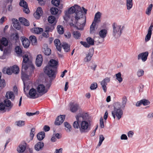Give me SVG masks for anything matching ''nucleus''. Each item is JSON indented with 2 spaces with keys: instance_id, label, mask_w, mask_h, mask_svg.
Instances as JSON below:
<instances>
[{
  "instance_id": "obj_1",
  "label": "nucleus",
  "mask_w": 153,
  "mask_h": 153,
  "mask_svg": "<svg viewBox=\"0 0 153 153\" xmlns=\"http://www.w3.org/2000/svg\"><path fill=\"white\" fill-rule=\"evenodd\" d=\"M88 117L87 113H83L82 117L78 118V120L80 122L79 131L82 133H87L90 130V123L89 121L86 120Z\"/></svg>"
},
{
  "instance_id": "obj_2",
  "label": "nucleus",
  "mask_w": 153,
  "mask_h": 153,
  "mask_svg": "<svg viewBox=\"0 0 153 153\" xmlns=\"http://www.w3.org/2000/svg\"><path fill=\"white\" fill-rule=\"evenodd\" d=\"M76 7L77 10L76 11L75 19L77 23V28L79 30H83L86 23V18L82 17V11L81 7L79 6H76Z\"/></svg>"
},
{
  "instance_id": "obj_3",
  "label": "nucleus",
  "mask_w": 153,
  "mask_h": 153,
  "mask_svg": "<svg viewBox=\"0 0 153 153\" xmlns=\"http://www.w3.org/2000/svg\"><path fill=\"white\" fill-rule=\"evenodd\" d=\"M120 103L119 102H116L114 106V110L112 111V116L115 119L116 116L118 120H120L122 117L123 115V111L121 109Z\"/></svg>"
},
{
  "instance_id": "obj_4",
  "label": "nucleus",
  "mask_w": 153,
  "mask_h": 153,
  "mask_svg": "<svg viewBox=\"0 0 153 153\" xmlns=\"http://www.w3.org/2000/svg\"><path fill=\"white\" fill-rule=\"evenodd\" d=\"M22 57L23 59L22 64V71L23 70L26 71L29 67H30L31 70V73H32L33 72L35 68L32 63L30 62L28 55H25L23 56Z\"/></svg>"
},
{
  "instance_id": "obj_5",
  "label": "nucleus",
  "mask_w": 153,
  "mask_h": 153,
  "mask_svg": "<svg viewBox=\"0 0 153 153\" xmlns=\"http://www.w3.org/2000/svg\"><path fill=\"white\" fill-rule=\"evenodd\" d=\"M121 26L114 23L112 25V35L115 38L119 37L122 33V30L123 27L121 28Z\"/></svg>"
},
{
  "instance_id": "obj_6",
  "label": "nucleus",
  "mask_w": 153,
  "mask_h": 153,
  "mask_svg": "<svg viewBox=\"0 0 153 153\" xmlns=\"http://www.w3.org/2000/svg\"><path fill=\"white\" fill-rule=\"evenodd\" d=\"M76 6H78L77 5H75L74 6L70 7L68 10L65 11V15L64 16V18L65 21H67L70 18V15L75 12L77 10L76 8Z\"/></svg>"
},
{
  "instance_id": "obj_7",
  "label": "nucleus",
  "mask_w": 153,
  "mask_h": 153,
  "mask_svg": "<svg viewBox=\"0 0 153 153\" xmlns=\"http://www.w3.org/2000/svg\"><path fill=\"white\" fill-rule=\"evenodd\" d=\"M44 71L49 77L55 78V71L51 66H46L44 68Z\"/></svg>"
},
{
  "instance_id": "obj_8",
  "label": "nucleus",
  "mask_w": 153,
  "mask_h": 153,
  "mask_svg": "<svg viewBox=\"0 0 153 153\" xmlns=\"http://www.w3.org/2000/svg\"><path fill=\"white\" fill-rule=\"evenodd\" d=\"M39 93L37 92L36 90L34 88L31 89L29 92L28 94H27V97L31 99H35L41 96Z\"/></svg>"
},
{
  "instance_id": "obj_9",
  "label": "nucleus",
  "mask_w": 153,
  "mask_h": 153,
  "mask_svg": "<svg viewBox=\"0 0 153 153\" xmlns=\"http://www.w3.org/2000/svg\"><path fill=\"white\" fill-rule=\"evenodd\" d=\"M23 71H25L24 70L22 71V79L24 85V91L25 92V89L27 90L28 89V86L29 85L27 84V81L29 79V76L26 74L24 73Z\"/></svg>"
},
{
  "instance_id": "obj_10",
  "label": "nucleus",
  "mask_w": 153,
  "mask_h": 153,
  "mask_svg": "<svg viewBox=\"0 0 153 153\" xmlns=\"http://www.w3.org/2000/svg\"><path fill=\"white\" fill-rule=\"evenodd\" d=\"M36 90L38 93L42 95L48 91V89L45 88V86L43 84L39 85L36 88Z\"/></svg>"
},
{
  "instance_id": "obj_11",
  "label": "nucleus",
  "mask_w": 153,
  "mask_h": 153,
  "mask_svg": "<svg viewBox=\"0 0 153 153\" xmlns=\"http://www.w3.org/2000/svg\"><path fill=\"white\" fill-rule=\"evenodd\" d=\"M110 78L106 77L100 82L102 88L103 89L104 91L105 92H106L107 89L106 85L107 84V83L109 82H110Z\"/></svg>"
},
{
  "instance_id": "obj_12",
  "label": "nucleus",
  "mask_w": 153,
  "mask_h": 153,
  "mask_svg": "<svg viewBox=\"0 0 153 153\" xmlns=\"http://www.w3.org/2000/svg\"><path fill=\"white\" fill-rule=\"evenodd\" d=\"M65 118V115H60L56 118L54 124L56 125L59 126L62 124L64 122Z\"/></svg>"
},
{
  "instance_id": "obj_13",
  "label": "nucleus",
  "mask_w": 153,
  "mask_h": 153,
  "mask_svg": "<svg viewBox=\"0 0 153 153\" xmlns=\"http://www.w3.org/2000/svg\"><path fill=\"white\" fill-rule=\"evenodd\" d=\"M8 42L7 40L4 37H2L0 40V50L2 51L3 50L4 46H6L7 45Z\"/></svg>"
},
{
  "instance_id": "obj_14",
  "label": "nucleus",
  "mask_w": 153,
  "mask_h": 153,
  "mask_svg": "<svg viewBox=\"0 0 153 153\" xmlns=\"http://www.w3.org/2000/svg\"><path fill=\"white\" fill-rule=\"evenodd\" d=\"M149 53L147 51L139 54L138 56V60L141 59L143 62H145L147 59Z\"/></svg>"
},
{
  "instance_id": "obj_15",
  "label": "nucleus",
  "mask_w": 153,
  "mask_h": 153,
  "mask_svg": "<svg viewBox=\"0 0 153 153\" xmlns=\"http://www.w3.org/2000/svg\"><path fill=\"white\" fill-rule=\"evenodd\" d=\"M19 5L23 7V10L25 13L28 14L29 13V10L28 8L27 4L25 1H21L19 3Z\"/></svg>"
},
{
  "instance_id": "obj_16",
  "label": "nucleus",
  "mask_w": 153,
  "mask_h": 153,
  "mask_svg": "<svg viewBox=\"0 0 153 153\" xmlns=\"http://www.w3.org/2000/svg\"><path fill=\"white\" fill-rule=\"evenodd\" d=\"M94 53V51L92 49L90 50L88 54H86V56L84 59V61L85 62H87L90 61L91 59V57Z\"/></svg>"
},
{
  "instance_id": "obj_17",
  "label": "nucleus",
  "mask_w": 153,
  "mask_h": 153,
  "mask_svg": "<svg viewBox=\"0 0 153 153\" xmlns=\"http://www.w3.org/2000/svg\"><path fill=\"white\" fill-rule=\"evenodd\" d=\"M82 114H79L76 116V120L73 123L74 127L76 129L79 128L80 126V122L78 120V118H79L80 117H82Z\"/></svg>"
},
{
  "instance_id": "obj_18",
  "label": "nucleus",
  "mask_w": 153,
  "mask_h": 153,
  "mask_svg": "<svg viewBox=\"0 0 153 153\" xmlns=\"http://www.w3.org/2000/svg\"><path fill=\"white\" fill-rule=\"evenodd\" d=\"M43 61L42 56L41 54L38 55L36 57V64L38 67L40 66L42 64Z\"/></svg>"
},
{
  "instance_id": "obj_19",
  "label": "nucleus",
  "mask_w": 153,
  "mask_h": 153,
  "mask_svg": "<svg viewBox=\"0 0 153 153\" xmlns=\"http://www.w3.org/2000/svg\"><path fill=\"white\" fill-rule=\"evenodd\" d=\"M43 52L46 55L48 56L51 53V50L48 47L47 44H44L43 45Z\"/></svg>"
},
{
  "instance_id": "obj_20",
  "label": "nucleus",
  "mask_w": 153,
  "mask_h": 153,
  "mask_svg": "<svg viewBox=\"0 0 153 153\" xmlns=\"http://www.w3.org/2000/svg\"><path fill=\"white\" fill-rule=\"evenodd\" d=\"M11 67L8 68L7 69L4 68L3 70V72L4 74H7L8 75H10L12 73H13L15 74H17V72H15V71H13L12 70Z\"/></svg>"
},
{
  "instance_id": "obj_21",
  "label": "nucleus",
  "mask_w": 153,
  "mask_h": 153,
  "mask_svg": "<svg viewBox=\"0 0 153 153\" xmlns=\"http://www.w3.org/2000/svg\"><path fill=\"white\" fill-rule=\"evenodd\" d=\"M107 33V31L105 29H103L101 30L99 32V35L103 39L102 42H101V43L104 41V38H105Z\"/></svg>"
},
{
  "instance_id": "obj_22",
  "label": "nucleus",
  "mask_w": 153,
  "mask_h": 153,
  "mask_svg": "<svg viewBox=\"0 0 153 153\" xmlns=\"http://www.w3.org/2000/svg\"><path fill=\"white\" fill-rule=\"evenodd\" d=\"M101 15L102 14L100 12H98L95 15L94 21L93 22H94L96 23L100 22Z\"/></svg>"
},
{
  "instance_id": "obj_23",
  "label": "nucleus",
  "mask_w": 153,
  "mask_h": 153,
  "mask_svg": "<svg viewBox=\"0 0 153 153\" xmlns=\"http://www.w3.org/2000/svg\"><path fill=\"white\" fill-rule=\"evenodd\" d=\"M13 27L16 29L19 30L21 28V26L19 25L18 20L15 19H12Z\"/></svg>"
},
{
  "instance_id": "obj_24",
  "label": "nucleus",
  "mask_w": 153,
  "mask_h": 153,
  "mask_svg": "<svg viewBox=\"0 0 153 153\" xmlns=\"http://www.w3.org/2000/svg\"><path fill=\"white\" fill-rule=\"evenodd\" d=\"M44 146V143L42 142H39L35 145V149L37 151H39Z\"/></svg>"
},
{
  "instance_id": "obj_25",
  "label": "nucleus",
  "mask_w": 153,
  "mask_h": 153,
  "mask_svg": "<svg viewBox=\"0 0 153 153\" xmlns=\"http://www.w3.org/2000/svg\"><path fill=\"white\" fill-rule=\"evenodd\" d=\"M26 143H23L20 144L17 148V150L18 152L20 153L24 152L26 149Z\"/></svg>"
},
{
  "instance_id": "obj_26",
  "label": "nucleus",
  "mask_w": 153,
  "mask_h": 153,
  "mask_svg": "<svg viewBox=\"0 0 153 153\" xmlns=\"http://www.w3.org/2000/svg\"><path fill=\"white\" fill-rule=\"evenodd\" d=\"M54 43L56 47V48L57 50L60 51L61 50V43L60 41V40L57 39H55L54 41Z\"/></svg>"
},
{
  "instance_id": "obj_27",
  "label": "nucleus",
  "mask_w": 153,
  "mask_h": 153,
  "mask_svg": "<svg viewBox=\"0 0 153 153\" xmlns=\"http://www.w3.org/2000/svg\"><path fill=\"white\" fill-rule=\"evenodd\" d=\"M4 104L5 107H8L9 109H10L13 106V104L11 101L8 99H6L4 101Z\"/></svg>"
},
{
  "instance_id": "obj_28",
  "label": "nucleus",
  "mask_w": 153,
  "mask_h": 153,
  "mask_svg": "<svg viewBox=\"0 0 153 153\" xmlns=\"http://www.w3.org/2000/svg\"><path fill=\"white\" fill-rule=\"evenodd\" d=\"M31 30L32 33L38 34L40 33L43 31V29L40 27H35L32 28Z\"/></svg>"
},
{
  "instance_id": "obj_29",
  "label": "nucleus",
  "mask_w": 153,
  "mask_h": 153,
  "mask_svg": "<svg viewBox=\"0 0 153 153\" xmlns=\"http://www.w3.org/2000/svg\"><path fill=\"white\" fill-rule=\"evenodd\" d=\"M6 97L7 99H11L13 100L15 98V96L13 93L12 91H8L7 92Z\"/></svg>"
},
{
  "instance_id": "obj_30",
  "label": "nucleus",
  "mask_w": 153,
  "mask_h": 153,
  "mask_svg": "<svg viewBox=\"0 0 153 153\" xmlns=\"http://www.w3.org/2000/svg\"><path fill=\"white\" fill-rule=\"evenodd\" d=\"M19 21L24 25L26 26H28L29 25V22L26 19L23 17L19 18Z\"/></svg>"
},
{
  "instance_id": "obj_31",
  "label": "nucleus",
  "mask_w": 153,
  "mask_h": 153,
  "mask_svg": "<svg viewBox=\"0 0 153 153\" xmlns=\"http://www.w3.org/2000/svg\"><path fill=\"white\" fill-rule=\"evenodd\" d=\"M22 42L24 47L25 48H28L30 45V42L27 39L24 38Z\"/></svg>"
},
{
  "instance_id": "obj_32",
  "label": "nucleus",
  "mask_w": 153,
  "mask_h": 153,
  "mask_svg": "<svg viewBox=\"0 0 153 153\" xmlns=\"http://www.w3.org/2000/svg\"><path fill=\"white\" fill-rule=\"evenodd\" d=\"M79 108V106L78 104H73L71 105L70 108L71 111L72 112H76Z\"/></svg>"
},
{
  "instance_id": "obj_33",
  "label": "nucleus",
  "mask_w": 153,
  "mask_h": 153,
  "mask_svg": "<svg viewBox=\"0 0 153 153\" xmlns=\"http://www.w3.org/2000/svg\"><path fill=\"white\" fill-rule=\"evenodd\" d=\"M62 46L64 49L65 51L66 52H68L70 51V45H68L66 42H64L62 44Z\"/></svg>"
},
{
  "instance_id": "obj_34",
  "label": "nucleus",
  "mask_w": 153,
  "mask_h": 153,
  "mask_svg": "<svg viewBox=\"0 0 153 153\" xmlns=\"http://www.w3.org/2000/svg\"><path fill=\"white\" fill-rule=\"evenodd\" d=\"M48 21L51 24H56V21L55 17L53 16H49L48 19Z\"/></svg>"
},
{
  "instance_id": "obj_35",
  "label": "nucleus",
  "mask_w": 153,
  "mask_h": 153,
  "mask_svg": "<svg viewBox=\"0 0 153 153\" xmlns=\"http://www.w3.org/2000/svg\"><path fill=\"white\" fill-rule=\"evenodd\" d=\"M45 134L44 131H41L37 135V139L40 141L42 140L45 137Z\"/></svg>"
},
{
  "instance_id": "obj_36",
  "label": "nucleus",
  "mask_w": 153,
  "mask_h": 153,
  "mask_svg": "<svg viewBox=\"0 0 153 153\" xmlns=\"http://www.w3.org/2000/svg\"><path fill=\"white\" fill-rule=\"evenodd\" d=\"M58 63V62L57 61L52 59L49 62V65L47 66H50L53 68V67H55L56 66Z\"/></svg>"
},
{
  "instance_id": "obj_37",
  "label": "nucleus",
  "mask_w": 153,
  "mask_h": 153,
  "mask_svg": "<svg viewBox=\"0 0 153 153\" xmlns=\"http://www.w3.org/2000/svg\"><path fill=\"white\" fill-rule=\"evenodd\" d=\"M72 34L73 37L76 39H79L80 38L81 35L79 31H74Z\"/></svg>"
},
{
  "instance_id": "obj_38",
  "label": "nucleus",
  "mask_w": 153,
  "mask_h": 153,
  "mask_svg": "<svg viewBox=\"0 0 153 153\" xmlns=\"http://www.w3.org/2000/svg\"><path fill=\"white\" fill-rule=\"evenodd\" d=\"M126 6L127 9L130 10L132 7V0H126Z\"/></svg>"
},
{
  "instance_id": "obj_39",
  "label": "nucleus",
  "mask_w": 153,
  "mask_h": 153,
  "mask_svg": "<svg viewBox=\"0 0 153 153\" xmlns=\"http://www.w3.org/2000/svg\"><path fill=\"white\" fill-rule=\"evenodd\" d=\"M29 39L33 45H35L36 43L37 39L36 37L34 36H31L29 37Z\"/></svg>"
},
{
  "instance_id": "obj_40",
  "label": "nucleus",
  "mask_w": 153,
  "mask_h": 153,
  "mask_svg": "<svg viewBox=\"0 0 153 153\" xmlns=\"http://www.w3.org/2000/svg\"><path fill=\"white\" fill-rule=\"evenodd\" d=\"M127 101V98L125 96H124L122 98V105H120L122 108H124L126 105Z\"/></svg>"
},
{
  "instance_id": "obj_41",
  "label": "nucleus",
  "mask_w": 153,
  "mask_h": 153,
  "mask_svg": "<svg viewBox=\"0 0 153 153\" xmlns=\"http://www.w3.org/2000/svg\"><path fill=\"white\" fill-rule=\"evenodd\" d=\"M58 32L60 34H63L64 32V29L62 26H58L57 27Z\"/></svg>"
},
{
  "instance_id": "obj_42",
  "label": "nucleus",
  "mask_w": 153,
  "mask_h": 153,
  "mask_svg": "<svg viewBox=\"0 0 153 153\" xmlns=\"http://www.w3.org/2000/svg\"><path fill=\"white\" fill-rule=\"evenodd\" d=\"M64 125L66 128L65 129L67 132H70L71 130V126L67 122H65L64 123Z\"/></svg>"
},
{
  "instance_id": "obj_43",
  "label": "nucleus",
  "mask_w": 153,
  "mask_h": 153,
  "mask_svg": "<svg viewBox=\"0 0 153 153\" xmlns=\"http://www.w3.org/2000/svg\"><path fill=\"white\" fill-rule=\"evenodd\" d=\"M51 13L53 15L57 14L59 12L58 9L55 7H52L50 9Z\"/></svg>"
},
{
  "instance_id": "obj_44",
  "label": "nucleus",
  "mask_w": 153,
  "mask_h": 153,
  "mask_svg": "<svg viewBox=\"0 0 153 153\" xmlns=\"http://www.w3.org/2000/svg\"><path fill=\"white\" fill-rule=\"evenodd\" d=\"M153 7L152 4H150L146 9V13L148 16L150 15L151 12Z\"/></svg>"
},
{
  "instance_id": "obj_45",
  "label": "nucleus",
  "mask_w": 153,
  "mask_h": 153,
  "mask_svg": "<svg viewBox=\"0 0 153 153\" xmlns=\"http://www.w3.org/2000/svg\"><path fill=\"white\" fill-rule=\"evenodd\" d=\"M96 23L94 22H93L90 27V33H93L95 30V25Z\"/></svg>"
},
{
  "instance_id": "obj_46",
  "label": "nucleus",
  "mask_w": 153,
  "mask_h": 153,
  "mask_svg": "<svg viewBox=\"0 0 153 153\" xmlns=\"http://www.w3.org/2000/svg\"><path fill=\"white\" fill-rule=\"evenodd\" d=\"M116 79L117 80L119 83L123 81V79L121 76V74L119 72L115 74Z\"/></svg>"
},
{
  "instance_id": "obj_47",
  "label": "nucleus",
  "mask_w": 153,
  "mask_h": 153,
  "mask_svg": "<svg viewBox=\"0 0 153 153\" xmlns=\"http://www.w3.org/2000/svg\"><path fill=\"white\" fill-rule=\"evenodd\" d=\"M16 123L17 126L19 127H21L25 125V121L22 120H19L16 121Z\"/></svg>"
},
{
  "instance_id": "obj_48",
  "label": "nucleus",
  "mask_w": 153,
  "mask_h": 153,
  "mask_svg": "<svg viewBox=\"0 0 153 153\" xmlns=\"http://www.w3.org/2000/svg\"><path fill=\"white\" fill-rule=\"evenodd\" d=\"M86 41L87 42L91 45H93L94 44V40L91 37H88L86 39Z\"/></svg>"
},
{
  "instance_id": "obj_49",
  "label": "nucleus",
  "mask_w": 153,
  "mask_h": 153,
  "mask_svg": "<svg viewBox=\"0 0 153 153\" xmlns=\"http://www.w3.org/2000/svg\"><path fill=\"white\" fill-rule=\"evenodd\" d=\"M99 137V141L98 144V146H100L102 144V142L104 140L105 138L103 136L102 134L100 135Z\"/></svg>"
},
{
  "instance_id": "obj_50",
  "label": "nucleus",
  "mask_w": 153,
  "mask_h": 153,
  "mask_svg": "<svg viewBox=\"0 0 153 153\" xmlns=\"http://www.w3.org/2000/svg\"><path fill=\"white\" fill-rule=\"evenodd\" d=\"M15 49L16 53L20 55L22 53V51L21 48L19 46L16 47Z\"/></svg>"
},
{
  "instance_id": "obj_51",
  "label": "nucleus",
  "mask_w": 153,
  "mask_h": 153,
  "mask_svg": "<svg viewBox=\"0 0 153 153\" xmlns=\"http://www.w3.org/2000/svg\"><path fill=\"white\" fill-rule=\"evenodd\" d=\"M52 3L56 6H58L59 4L60 1L59 0H52Z\"/></svg>"
},
{
  "instance_id": "obj_52",
  "label": "nucleus",
  "mask_w": 153,
  "mask_h": 153,
  "mask_svg": "<svg viewBox=\"0 0 153 153\" xmlns=\"http://www.w3.org/2000/svg\"><path fill=\"white\" fill-rule=\"evenodd\" d=\"M97 87V84L96 82H94L91 85L90 88L91 90H94Z\"/></svg>"
},
{
  "instance_id": "obj_53",
  "label": "nucleus",
  "mask_w": 153,
  "mask_h": 153,
  "mask_svg": "<svg viewBox=\"0 0 153 153\" xmlns=\"http://www.w3.org/2000/svg\"><path fill=\"white\" fill-rule=\"evenodd\" d=\"M12 70L13 71H15V72H17V74L19 73V68L18 66L16 65H14L12 67H11Z\"/></svg>"
},
{
  "instance_id": "obj_54",
  "label": "nucleus",
  "mask_w": 153,
  "mask_h": 153,
  "mask_svg": "<svg viewBox=\"0 0 153 153\" xmlns=\"http://www.w3.org/2000/svg\"><path fill=\"white\" fill-rule=\"evenodd\" d=\"M142 103L144 105H148L150 103L149 101L147 100L143 99L141 100Z\"/></svg>"
},
{
  "instance_id": "obj_55",
  "label": "nucleus",
  "mask_w": 153,
  "mask_h": 153,
  "mask_svg": "<svg viewBox=\"0 0 153 153\" xmlns=\"http://www.w3.org/2000/svg\"><path fill=\"white\" fill-rule=\"evenodd\" d=\"M35 131V128H33L31 129L30 134V136L31 137V140L33 139V137L34 135V132Z\"/></svg>"
},
{
  "instance_id": "obj_56",
  "label": "nucleus",
  "mask_w": 153,
  "mask_h": 153,
  "mask_svg": "<svg viewBox=\"0 0 153 153\" xmlns=\"http://www.w3.org/2000/svg\"><path fill=\"white\" fill-rule=\"evenodd\" d=\"M100 126L101 128H103L104 127V124L103 119L102 117H101L100 120Z\"/></svg>"
},
{
  "instance_id": "obj_57",
  "label": "nucleus",
  "mask_w": 153,
  "mask_h": 153,
  "mask_svg": "<svg viewBox=\"0 0 153 153\" xmlns=\"http://www.w3.org/2000/svg\"><path fill=\"white\" fill-rule=\"evenodd\" d=\"M53 29V27L52 26H48L46 27L45 32H48L51 31Z\"/></svg>"
},
{
  "instance_id": "obj_58",
  "label": "nucleus",
  "mask_w": 153,
  "mask_h": 153,
  "mask_svg": "<svg viewBox=\"0 0 153 153\" xmlns=\"http://www.w3.org/2000/svg\"><path fill=\"white\" fill-rule=\"evenodd\" d=\"M144 71L143 70L139 69L137 72V75L139 77H140L143 75Z\"/></svg>"
},
{
  "instance_id": "obj_59",
  "label": "nucleus",
  "mask_w": 153,
  "mask_h": 153,
  "mask_svg": "<svg viewBox=\"0 0 153 153\" xmlns=\"http://www.w3.org/2000/svg\"><path fill=\"white\" fill-rule=\"evenodd\" d=\"M0 86L1 87H3L5 85V81L4 79H0Z\"/></svg>"
},
{
  "instance_id": "obj_60",
  "label": "nucleus",
  "mask_w": 153,
  "mask_h": 153,
  "mask_svg": "<svg viewBox=\"0 0 153 153\" xmlns=\"http://www.w3.org/2000/svg\"><path fill=\"white\" fill-rule=\"evenodd\" d=\"M151 34L152 33L148 32L147 34L146 35L145 38V39L146 41H148L150 39Z\"/></svg>"
},
{
  "instance_id": "obj_61",
  "label": "nucleus",
  "mask_w": 153,
  "mask_h": 153,
  "mask_svg": "<svg viewBox=\"0 0 153 153\" xmlns=\"http://www.w3.org/2000/svg\"><path fill=\"white\" fill-rule=\"evenodd\" d=\"M80 43L86 48H89L90 46L88 42L87 43L86 42L81 41Z\"/></svg>"
},
{
  "instance_id": "obj_62",
  "label": "nucleus",
  "mask_w": 153,
  "mask_h": 153,
  "mask_svg": "<svg viewBox=\"0 0 153 153\" xmlns=\"http://www.w3.org/2000/svg\"><path fill=\"white\" fill-rule=\"evenodd\" d=\"M41 16H42V15L38 13V12H36L34 13V16L36 19H39Z\"/></svg>"
},
{
  "instance_id": "obj_63",
  "label": "nucleus",
  "mask_w": 153,
  "mask_h": 153,
  "mask_svg": "<svg viewBox=\"0 0 153 153\" xmlns=\"http://www.w3.org/2000/svg\"><path fill=\"white\" fill-rule=\"evenodd\" d=\"M39 114V112L38 111H36L35 113H30V112H27L26 114L27 116H31L33 115L36 114Z\"/></svg>"
},
{
  "instance_id": "obj_64",
  "label": "nucleus",
  "mask_w": 153,
  "mask_h": 153,
  "mask_svg": "<svg viewBox=\"0 0 153 153\" xmlns=\"http://www.w3.org/2000/svg\"><path fill=\"white\" fill-rule=\"evenodd\" d=\"M5 106L3 102L0 103V110L1 111L4 110L5 108Z\"/></svg>"
}]
</instances>
